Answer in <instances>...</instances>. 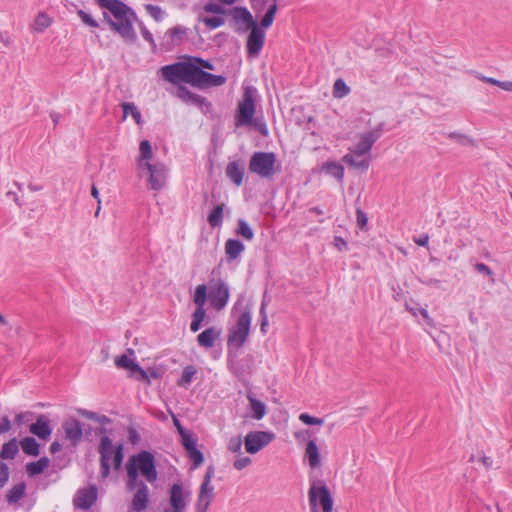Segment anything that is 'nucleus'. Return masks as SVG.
I'll return each mask as SVG.
<instances>
[{
	"instance_id": "1",
	"label": "nucleus",
	"mask_w": 512,
	"mask_h": 512,
	"mask_svg": "<svg viewBox=\"0 0 512 512\" xmlns=\"http://www.w3.org/2000/svg\"><path fill=\"white\" fill-rule=\"evenodd\" d=\"M95 2L101 8L108 10L116 19L114 21L104 13V18L111 29L116 31L125 41L135 43L137 35L132 23L137 20V15L134 10L121 0H95Z\"/></svg>"
},
{
	"instance_id": "2",
	"label": "nucleus",
	"mask_w": 512,
	"mask_h": 512,
	"mask_svg": "<svg viewBox=\"0 0 512 512\" xmlns=\"http://www.w3.org/2000/svg\"><path fill=\"white\" fill-rule=\"evenodd\" d=\"M276 12L277 0H273L260 24L257 23L248 30L250 32L246 39V50L250 57H257L260 54L265 42L266 34L264 29L269 28L273 24Z\"/></svg>"
},
{
	"instance_id": "3",
	"label": "nucleus",
	"mask_w": 512,
	"mask_h": 512,
	"mask_svg": "<svg viewBox=\"0 0 512 512\" xmlns=\"http://www.w3.org/2000/svg\"><path fill=\"white\" fill-rule=\"evenodd\" d=\"M127 483L129 491H133L131 509L134 512H143L149 505V488L139 479L137 467L133 464L126 465Z\"/></svg>"
},
{
	"instance_id": "4",
	"label": "nucleus",
	"mask_w": 512,
	"mask_h": 512,
	"mask_svg": "<svg viewBox=\"0 0 512 512\" xmlns=\"http://www.w3.org/2000/svg\"><path fill=\"white\" fill-rule=\"evenodd\" d=\"M100 454V468L102 478H107L110 474V460L113 458L114 468L119 469L123 461V446L118 444L113 447L112 440L108 436H103L98 448Z\"/></svg>"
},
{
	"instance_id": "5",
	"label": "nucleus",
	"mask_w": 512,
	"mask_h": 512,
	"mask_svg": "<svg viewBox=\"0 0 512 512\" xmlns=\"http://www.w3.org/2000/svg\"><path fill=\"white\" fill-rule=\"evenodd\" d=\"M251 321V310L246 307L238 317L236 324L229 331L227 341L229 347L239 349L244 345L249 336Z\"/></svg>"
},
{
	"instance_id": "6",
	"label": "nucleus",
	"mask_w": 512,
	"mask_h": 512,
	"mask_svg": "<svg viewBox=\"0 0 512 512\" xmlns=\"http://www.w3.org/2000/svg\"><path fill=\"white\" fill-rule=\"evenodd\" d=\"M276 156L272 152H255L249 161L251 173L264 179H271L275 174Z\"/></svg>"
},
{
	"instance_id": "7",
	"label": "nucleus",
	"mask_w": 512,
	"mask_h": 512,
	"mask_svg": "<svg viewBox=\"0 0 512 512\" xmlns=\"http://www.w3.org/2000/svg\"><path fill=\"white\" fill-rule=\"evenodd\" d=\"M194 62H177L161 68L163 78L170 83L183 81L192 84L194 73Z\"/></svg>"
},
{
	"instance_id": "8",
	"label": "nucleus",
	"mask_w": 512,
	"mask_h": 512,
	"mask_svg": "<svg viewBox=\"0 0 512 512\" xmlns=\"http://www.w3.org/2000/svg\"><path fill=\"white\" fill-rule=\"evenodd\" d=\"M255 114L254 89L246 87L242 96V100L238 104L235 125L237 127L251 126Z\"/></svg>"
},
{
	"instance_id": "9",
	"label": "nucleus",
	"mask_w": 512,
	"mask_h": 512,
	"mask_svg": "<svg viewBox=\"0 0 512 512\" xmlns=\"http://www.w3.org/2000/svg\"><path fill=\"white\" fill-rule=\"evenodd\" d=\"M383 127L384 123H380L373 130L359 134L357 144L349 148V151L361 156L362 158L370 159L372 146L381 137Z\"/></svg>"
},
{
	"instance_id": "10",
	"label": "nucleus",
	"mask_w": 512,
	"mask_h": 512,
	"mask_svg": "<svg viewBox=\"0 0 512 512\" xmlns=\"http://www.w3.org/2000/svg\"><path fill=\"white\" fill-rule=\"evenodd\" d=\"M127 464H133L137 467V473L150 483L156 481L157 471L155 467L154 456L148 451H142L138 455L132 456Z\"/></svg>"
},
{
	"instance_id": "11",
	"label": "nucleus",
	"mask_w": 512,
	"mask_h": 512,
	"mask_svg": "<svg viewBox=\"0 0 512 512\" xmlns=\"http://www.w3.org/2000/svg\"><path fill=\"white\" fill-rule=\"evenodd\" d=\"M275 437L271 431H250L244 438L245 450L249 454H256L274 441Z\"/></svg>"
},
{
	"instance_id": "12",
	"label": "nucleus",
	"mask_w": 512,
	"mask_h": 512,
	"mask_svg": "<svg viewBox=\"0 0 512 512\" xmlns=\"http://www.w3.org/2000/svg\"><path fill=\"white\" fill-rule=\"evenodd\" d=\"M309 504L315 509L319 503L323 512H332L333 499L328 487L325 484L316 485L313 483L308 492Z\"/></svg>"
},
{
	"instance_id": "13",
	"label": "nucleus",
	"mask_w": 512,
	"mask_h": 512,
	"mask_svg": "<svg viewBox=\"0 0 512 512\" xmlns=\"http://www.w3.org/2000/svg\"><path fill=\"white\" fill-rule=\"evenodd\" d=\"M229 297L228 285L222 279H212L208 293L211 306L220 311L227 305Z\"/></svg>"
},
{
	"instance_id": "14",
	"label": "nucleus",
	"mask_w": 512,
	"mask_h": 512,
	"mask_svg": "<svg viewBox=\"0 0 512 512\" xmlns=\"http://www.w3.org/2000/svg\"><path fill=\"white\" fill-rule=\"evenodd\" d=\"M228 14L232 18L235 32L239 34L246 33L251 27L257 24L251 12L246 7H233Z\"/></svg>"
},
{
	"instance_id": "15",
	"label": "nucleus",
	"mask_w": 512,
	"mask_h": 512,
	"mask_svg": "<svg viewBox=\"0 0 512 512\" xmlns=\"http://www.w3.org/2000/svg\"><path fill=\"white\" fill-rule=\"evenodd\" d=\"M188 492L181 483H174L169 490V508L164 512H184L187 506Z\"/></svg>"
},
{
	"instance_id": "16",
	"label": "nucleus",
	"mask_w": 512,
	"mask_h": 512,
	"mask_svg": "<svg viewBox=\"0 0 512 512\" xmlns=\"http://www.w3.org/2000/svg\"><path fill=\"white\" fill-rule=\"evenodd\" d=\"M226 77L206 72L197 65L194 67L192 85L200 88L217 87L225 84Z\"/></svg>"
},
{
	"instance_id": "17",
	"label": "nucleus",
	"mask_w": 512,
	"mask_h": 512,
	"mask_svg": "<svg viewBox=\"0 0 512 512\" xmlns=\"http://www.w3.org/2000/svg\"><path fill=\"white\" fill-rule=\"evenodd\" d=\"M144 169L148 172V182L153 190H160L166 182L167 168L163 163H146Z\"/></svg>"
},
{
	"instance_id": "18",
	"label": "nucleus",
	"mask_w": 512,
	"mask_h": 512,
	"mask_svg": "<svg viewBox=\"0 0 512 512\" xmlns=\"http://www.w3.org/2000/svg\"><path fill=\"white\" fill-rule=\"evenodd\" d=\"M187 36V29L183 26H175L168 29L160 38V46L165 51H171L180 45Z\"/></svg>"
},
{
	"instance_id": "19",
	"label": "nucleus",
	"mask_w": 512,
	"mask_h": 512,
	"mask_svg": "<svg viewBox=\"0 0 512 512\" xmlns=\"http://www.w3.org/2000/svg\"><path fill=\"white\" fill-rule=\"evenodd\" d=\"M97 500V488L95 485H90L77 491L73 505L77 509L88 510Z\"/></svg>"
},
{
	"instance_id": "20",
	"label": "nucleus",
	"mask_w": 512,
	"mask_h": 512,
	"mask_svg": "<svg viewBox=\"0 0 512 512\" xmlns=\"http://www.w3.org/2000/svg\"><path fill=\"white\" fill-rule=\"evenodd\" d=\"M65 437L71 442L72 445H77L83 435L82 425L79 420L70 418L63 423Z\"/></svg>"
},
{
	"instance_id": "21",
	"label": "nucleus",
	"mask_w": 512,
	"mask_h": 512,
	"mask_svg": "<svg viewBox=\"0 0 512 512\" xmlns=\"http://www.w3.org/2000/svg\"><path fill=\"white\" fill-rule=\"evenodd\" d=\"M115 365L119 368L127 369L131 374H139L141 380H147V373L131 358L127 355H121L115 358Z\"/></svg>"
},
{
	"instance_id": "22",
	"label": "nucleus",
	"mask_w": 512,
	"mask_h": 512,
	"mask_svg": "<svg viewBox=\"0 0 512 512\" xmlns=\"http://www.w3.org/2000/svg\"><path fill=\"white\" fill-rule=\"evenodd\" d=\"M29 431L40 439L46 440L51 435L50 422L45 415H39L35 423L30 425Z\"/></svg>"
},
{
	"instance_id": "23",
	"label": "nucleus",
	"mask_w": 512,
	"mask_h": 512,
	"mask_svg": "<svg viewBox=\"0 0 512 512\" xmlns=\"http://www.w3.org/2000/svg\"><path fill=\"white\" fill-rule=\"evenodd\" d=\"M214 498V487L200 486L197 501L195 504L196 512H207Z\"/></svg>"
},
{
	"instance_id": "24",
	"label": "nucleus",
	"mask_w": 512,
	"mask_h": 512,
	"mask_svg": "<svg viewBox=\"0 0 512 512\" xmlns=\"http://www.w3.org/2000/svg\"><path fill=\"white\" fill-rule=\"evenodd\" d=\"M226 176L237 186H241L244 177V167L238 161L230 162L226 167Z\"/></svg>"
},
{
	"instance_id": "25",
	"label": "nucleus",
	"mask_w": 512,
	"mask_h": 512,
	"mask_svg": "<svg viewBox=\"0 0 512 512\" xmlns=\"http://www.w3.org/2000/svg\"><path fill=\"white\" fill-rule=\"evenodd\" d=\"M177 97L186 103H191L199 107L208 106L209 103L205 98L198 94L192 93L186 87H179L177 89Z\"/></svg>"
},
{
	"instance_id": "26",
	"label": "nucleus",
	"mask_w": 512,
	"mask_h": 512,
	"mask_svg": "<svg viewBox=\"0 0 512 512\" xmlns=\"http://www.w3.org/2000/svg\"><path fill=\"white\" fill-rule=\"evenodd\" d=\"M219 335V330L215 327H209L197 336L198 345L204 348H211L214 346L215 340Z\"/></svg>"
},
{
	"instance_id": "27",
	"label": "nucleus",
	"mask_w": 512,
	"mask_h": 512,
	"mask_svg": "<svg viewBox=\"0 0 512 512\" xmlns=\"http://www.w3.org/2000/svg\"><path fill=\"white\" fill-rule=\"evenodd\" d=\"M342 161L350 167L361 171L367 170L370 165L369 158H362L351 151L342 157Z\"/></svg>"
},
{
	"instance_id": "28",
	"label": "nucleus",
	"mask_w": 512,
	"mask_h": 512,
	"mask_svg": "<svg viewBox=\"0 0 512 512\" xmlns=\"http://www.w3.org/2000/svg\"><path fill=\"white\" fill-rule=\"evenodd\" d=\"M247 399L250 403V408L252 411V418L255 420H261L265 417L267 413V406L264 402L256 399L252 393L247 394Z\"/></svg>"
},
{
	"instance_id": "29",
	"label": "nucleus",
	"mask_w": 512,
	"mask_h": 512,
	"mask_svg": "<svg viewBox=\"0 0 512 512\" xmlns=\"http://www.w3.org/2000/svg\"><path fill=\"white\" fill-rule=\"evenodd\" d=\"M321 171L334 177L339 183L344 179V167L336 161H327L322 164Z\"/></svg>"
},
{
	"instance_id": "30",
	"label": "nucleus",
	"mask_w": 512,
	"mask_h": 512,
	"mask_svg": "<svg viewBox=\"0 0 512 512\" xmlns=\"http://www.w3.org/2000/svg\"><path fill=\"white\" fill-rule=\"evenodd\" d=\"M305 456L308 459L309 465L311 468L315 469L320 467L321 458L319 454L318 447L314 440H309L305 449Z\"/></svg>"
},
{
	"instance_id": "31",
	"label": "nucleus",
	"mask_w": 512,
	"mask_h": 512,
	"mask_svg": "<svg viewBox=\"0 0 512 512\" xmlns=\"http://www.w3.org/2000/svg\"><path fill=\"white\" fill-rule=\"evenodd\" d=\"M139 158L137 160L138 168L140 171L144 170V165L150 163L149 160L152 158V147L148 140H142L139 145Z\"/></svg>"
},
{
	"instance_id": "32",
	"label": "nucleus",
	"mask_w": 512,
	"mask_h": 512,
	"mask_svg": "<svg viewBox=\"0 0 512 512\" xmlns=\"http://www.w3.org/2000/svg\"><path fill=\"white\" fill-rule=\"evenodd\" d=\"M244 249V244L236 239H228L225 243V253L229 260L238 258Z\"/></svg>"
},
{
	"instance_id": "33",
	"label": "nucleus",
	"mask_w": 512,
	"mask_h": 512,
	"mask_svg": "<svg viewBox=\"0 0 512 512\" xmlns=\"http://www.w3.org/2000/svg\"><path fill=\"white\" fill-rule=\"evenodd\" d=\"M50 460L47 457H42L38 461L30 462L26 465V471L29 476H36L42 473L48 466Z\"/></svg>"
},
{
	"instance_id": "34",
	"label": "nucleus",
	"mask_w": 512,
	"mask_h": 512,
	"mask_svg": "<svg viewBox=\"0 0 512 512\" xmlns=\"http://www.w3.org/2000/svg\"><path fill=\"white\" fill-rule=\"evenodd\" d=\"M20 446L23 452L30 456L39 455V443L33 437H25L20 441Z\"/></svg>"
},
{
	"instance_id": "35",
	"label": "nucleus",
	"mask_w": 512,
	"mask_h": 512,
	"mask_svg": "<svg viewBox=\"0 0 512 512\" xmlns=\"http://www.w3.org/2000/svg\"><path fill=\"white\" fill-rule=\"evenodd\" d=\"M225 204L217 205L208 215L207 221L209 225L213 228L220 227L223 222V212H224Z\"/></svg>"
},
{
	"instance_id": "36",
	"label": "nucleus",
	"mask_w": 512,
	"mask_h": 512,
	"mask_svg": "<svg viewBox=\"0 0 512 512\" xmlns=\"http://www.w3.org/2000/svg\"><path fill=\"white\" fill-rule=\"evenodd\" d=\"M18 444L16 438L11 439L7 443L3 444L0 451L1 459H13L18 453Z\"/></svg>"
},
{
	"instance_id": "37",
	"label": "nucleus",
	"mask_w": 512,
	"mask_h": 512,
	"mask_svg": "<svg viewBox=\"0 0 512 512\" xmlns=\"http://www.w3.org/2000/svg\"><path fill=\"white\" fill-rule=\"evenodd\" d=\"M25 493V484L19 483L17 485H14L11 489L8 490L6 499L8 503L14 504L17 503L24 495Z\"/></svg>"
},
{
	"instance_id": "38",
	"label": "nucleus",
	"mask_w": 512,
	"mask_h": 512,
	"mask_svg": "<svg viewBox=\"0 0 512 512\" xmlns=\"http://www.w3.org/2000/svg\"><path fill=\"white\" fill-rule=\"evenodd\" d=\"M52 23V19L44 12H40L37 14L32 27L36 32H43L47 29Z\"/></svg>"
},
{
	"instance_id": "39",
	"label": "nucleus",
	"mask_w": 512,
	"mask_h": 512,
	"mask_svg": "<svg viewBox=\"0 0 512 512\" xmlns=\"http://www.w3.org/2000/svg\"><path fill=\"white\" fill-rule=\"evenodd\" d=\"M123 109V120L127 118L128 115H131L137 124L141 123V113L138 108L132 102H125L122 104Z\"/></svg>"
},
{
	"instance_id": "40",
	"label": "nucleus",
	"mask_w": 512,
	"mask_h": 512,
	"mask_svg": "<svg viewBox=\"0 0 512 512\" xmlns=\"http://www.w3.org/2000/svg\"><path fill=\"white\" fill-rule=\"evenodd\" d=\"M207 291L208 288L205 284H200L196 287L195 293L193 296V302L195 303L196 307H204L207 301Z\"/></svg>"
},
{
	"instance_id": "41",
	"label": "nucleus",
	"mask_w": 512,
	"mask_h": 512,
	"mask_svg": "<svg viewBox=\"0 0 512 512\" xmlns=\"http://www.w3.org/2000/svg\"><path fill=\"white\" fill-rule=\"evenodd\" d=\"M244 444V440H242L241 435H236L231 437L227 443V450L233 454L238 456L242 455V445Z\"/></svg>"
},
{
	"instance_id": "42",
	"label": "nucleus",
	"mask_w": 512,
	"mask_h": 512,
	"mask_svg": "<svg viewBox=\"0 0 512 512\" xmlns=\"http://www.w3.org/2000/svg\"><path fill=\"white\" fill-rule=\"evenodd\" d=\"M237 223L238 227L236 233L246 240H252L254 237V232L249 224L244 219H239Z\"/></svg>"
},
{
	"instance_id": "43",
	"label": "nucleus",
	"mask_w": 512,
	"mask_h": 512,
	"mask_svg": "<svg viewBox=\"0 0 512 512\" xmlns=\"http://www.w3.org/2000/svg\"><path fill=\"white\" fill-rule=\"evenodd\" d=\"M195 374L196 370L193 366L184 367L181 378L178 380V385L181 387L189 386Z\"/></svg>"
},
{
	"instance_id": "44",
	"label": "nucleus",
	"mask_w": 512,
	"mask_h": 512,
	"mask_svg": "<svg viewBox=\"0 0 512 512\" xmlns=\"http://www.w3.org/2000/svg\"><path fill=\"white\" fill-rule=\"evenodd\" d=\"M350 88L346 85L343 79H337L333 85V96L335 98H343L348 95Z\"/></svg>"
},
{
	"instance_id": "45",
	"label": "nucleus",
	"mask_w": 512,
	"mask_h": 512,
	"mask_svg": "<svg viewBox=\"0 0 512 512\" xmlns=\"http://www.w3.org/2000/svg\"><path fill=\"white\" fill-rule=\"evenodd\" d=\"M203 10L206 13L216 14V15H225V14H228V12H229V10H226L224 8L223 4H221L220 2L216 3L213 1L206 3L203 7Z\"/></svg>"
},
{
	"instance_id": "46",
	"label": "nucleus",
	"mask_w": 512,
	"mask_h": 512,
	"mask_svg": "<svg viewBox=\"0 0 512 512\" xmlns=\"http://www.w3.org/2000/svg\"><path fill=\"white\" fill-rule=\"evenodd\" d=\"M448 137L450 139L455 140L458 144L461 146H475V141L473 138L466 134L458 133V132H451L448 134Z\"/></svg>"
},
{
	"instance_id": "47",
	"label": "nucleus",
	"mask_w": 512,
	"mask_h": 512,
	"mask_svg": "<svg viewBox=\"0 0 512 512\" xmlns=\"http://www.w3.org/2000/svg\"><path fill=\"white\" fill-rule=\"evenodd\" d=\"M202 22L209 29H216L225 24V19L221 15H218L213 17H204L202 18Z\"/></svg>"
},
{
	"instance_id": "48",
	"label": "nucleus",
	"mask_w": 512,
	"mask_h": 512,
	"mask_svg": "<svg viewBox=\"0 0 512 512\" xmlns=\"http://www.w3.org/2000/svg\"><path fill=\"white\" fill-rule=\"evenodd\" d=\"M145 10L155 21L160 22L163 19L164 12L161 7L152 4H146Z\"/></svg>"
},
{
	"instance_id": "49",
	"label": "nucleus",
	"mask_w": 512,
	"mask_h": 512,
	"mask_svg": "<svg viewBox=\"0 0 512 512\" xmlns=\"http://www.w3.org/2000/svg\"><path fill=\"white\" fill-rule=\"evenodd\" d=\"M187 454L190 457V459L192 460L194 468L200 466L204 462V456H203L202 452L197 449V447L188 451Z\"/></svg>"
},
{
	"instance_id": "50",
	"label": "nucleus",
	"mask_w": 512,
	"mask_h": 512,
	"mask_svg": "<svg viewBox=\"0 0 512 512\" xmlns=\"http://www.w3.org/2000/svg\"><path fill=\"white\" fill-rule=\"evenodd\" d=\"M299 420L306 425H319L320 426L324 423V420L322 418H317V417L311 416L307 413L300 414Z\"/></svg>"
},
{
	"instance_id": "51",
	"label": "nucleus",
	"mask_w": 512,
	"mask_h": 512,
	"mask_svg": "<svg viewBox=\"0 0 512 512\" xmlns=\"http://www.w3.org/2000/svg\"><path fill=\"white\" fill-rule=\"evenodd\" d=\"M252 463V459L248 456H242L240 455L234 462L233 467L234 469L240 471L244 468L248 467Z\"/></svg>"
},
{
	"instance_id": "52",
	"label": "nucleus",
	"mask_w": 512,
	"mask_h": 512,
	"mask_svg": "<svg viewBox=\"0 0 512 512\" xmlns=\"http://www.w3.org/2000/svg\"><path fill=\"white\" fill-rule=\"evenodd\" d=\"M181 438H182V445L185 448L186 452L197 447V441L191 434L185 433L184 436H181Z\"/></svg>"
},
{
	"instance_id": "53",
	"label": "nucleus",
	"mask_w": 512,
	"mask_h": 512,
	"mask_svg": "<svg viewBox=\"0 0 512 512\" xmlns=\"http://www.w3.org/2000/svg\"><path fill=\"white\" fill-rule=\"evenodd\" d=\"M356 222L358 227L361 230L366 229L368 223V217L365 212H363L360 208L356 209Z\"/></svg>"
},
{
	"instance_id": "54",
	"label": "nucleus",
	"mask_w": 512,
	"mask_h": 512,
	"mask_svg": "<svg viewBox=\"0 0 512 512\" xmlns=\"http://www.w3.org/2000/svg\"><path fill=\"white\" fill-rule=\"evenodd\" d=\"M140 32L142 37L151 45L152 50L156 49L155 40L151 34V32L147 29V27L143 24L140 25Z\"/></svg>"
},
{
	"instance_id": "55",
	"label": "nucleus",
	"mask_w": 512,
	"mask_h": 512,
	"mask_svg": "<svg viewBox=\"0 0 512 512\" xmlns=\"http://www.w3.org/2000/svg\"><path fill=\"white\" fill-rule=\"evenodd\" d=\"M9 468L7 464L0 462V488H2L8 481Z\"/></svg>"
},
{
	"instance_id": "56",
	"label": "nucleus",
	"mask_w": 512,
	"mask_h": 512,
	"mask_svg": "<svg viewBox=\"0 0 512 512\" xmlns=\"http://www.w3.org/2000/svg\"><path fill=\"white\" fill-rule=\"evenodd\" d=\"M474 269L478 273L483 274L484 276H487V277H491L492 278L493 275H494V273L491 270V268L489 266H487L486 264H484V263H476L474 265Z\"/></svg>"
},
{
	"instance_id": "57",
	"label": "nucleus",
	"mask_w": 512,
	"mask_h": 512,
	"mask_svg": "<svg viewBox=\"0 0 512 512\" xmlns=\"http://www.w3.org/2000/svg\"><path fill=\"white\" fill-rule=\"evenodd\" d=\"M78 15L81 18V20L85 24H87L88 26L98 27V23L90 15H88L86 12H84L82 10H79L78 11Z\"/></svg>"
},
{
	"instance_id": "58",
	"label": "nucleus",
	"mask_w": 512,
	"mask_h": 512,
	"mask_svg": "<svg viewBox=\"0 0 512 512\" xmlns=\"http://www.w3.org/2000/svg\"><path fill=\"white\" fill-rule=\"evenodd\" d=\"M213 475H214V468L212 466H209L206 470V473L204 475V479H203V482L201 484V486H204V487H213V485L211 484V480L213 478Z\"/></svg>"
},
{
	"instance_id": "59",
	"label": "nucleus",
	"mask_w": 512,
	"mask_h": 512,
	"mask_svg": "<svg viewBox=\"0 0 512 512\" xmlns=\"http://www.w3.org/2000/svg\"><path fill=\"white\" fill-rule=\"evenodd\" d=\"M205 316L206 311L204 307H196L195 311L192 314V318L200 322H203Z\"/></svg>"
},
{
	"instance_id": "60",
	"label": "nucleus",
	"mask_w": 512,
	"mask_h": 512,
	"mask_svg": "<svg viewBox=\"0 0 512 512\" xmlns=\"http://www.w3.org/2000/svg\"><path fill=\"white\" fill-rule=\"evenodd\" d=\"M11 429V422L8 417L2 418L0 422V434L6 433Z\"/></svg>"
},
{
	"instance_id": "61",
	"label": "nucleus",
	"mask_w": 512,
	"mask_h": 512,
	"mask_svg": "<svg viewBox=\"0 0 512 512\" xmlns=\"http://www.w3.org/2000/svg\"><path fill=\"white\" fill-rule=\"evenodd\" d=\"M194 62L198 63L200 67V69L202 68H205V69H208V70H213L214 69V66L211 62L207 61V60H204L202 58H194Z\"/></svg>"
},
{
	"instance_id": "62",
	"label": "nucleus",
	"mask_w": 512,
	"mask_h": 512,
	"mask_svg": "<svg viewBox=\"0 0 512 512\" xmlns=\"http://www.w3.org/2000/svg\"><path fill=\"white\" fill-rule=\"evenodd\" d=\"M78 413L87 418V419H90V420H94L96 421V419L98 418V414L95 413V412H92V411H88V410H85V409H79L78 410Z\"/></svg>"
},
{
	"instance_id": "63",
	"label": "nucleus",
	"mask_w": 512,
	"mask_h": 512,
	"mask_svg": "<svg viewBox=\"0 0 512 512\" xmlns=\"http://www.w3.org/2000/svg\"><path fill=\"white\" fill-rule=\"evenodd\" d=\"M419 314L424 318V320L426 321L427 325H429L430 327H435L434 321L429 316L428 311L426 309L419 308Z\"/></svg>"
},
{
	"instance_id": "64",
	"label": "nucleus",
	"mask_w": 512,
	"mask_h": 512,
	"mask_svg": "<svg viewBox=\"0 0 512 512\" xmlns=\"http://www.w3.org/2000/svg\"><path fill=\"white\" fill-rule=\"evenodd\" d=\"M419 314L424 318V320L426 321L427 325H429L430 327H435L434 321L429 316L428 311L426 309L419 308Z\"/></svg>"
}]
</instances>
